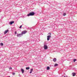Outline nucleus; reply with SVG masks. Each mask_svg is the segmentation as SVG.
<instances>
[{
	"label": "nucleus",
	"mask_w": 77,
	"mask_h": 77,
	"mask_svg": "<svg viewBox=\"0 0 77 77\" xmlns=\"http://www.w3.org/2000/svg\"><path fill=\"white\" fill-rule=\"evenodd\" d=\"M76 60H76V59H74L73 60V61H74V62H75V61H76Z\"/></svg>",
	"instance_id": "2eb2a0df"
},
{
	"label": "nucleus",
	"mask_w": 77,
	"mask_h": 77,
	"mask_svg": "<svg viewBox=\"0 0 77 77\" xmlns=\"http://www.w3.org/2000/svg\"><path fill=\"white\" fill-rule=\"evenodd\" d=\"M35 15V13L33 12L29 13V14H28L27 16L29 17V16H33Z\"/></svg>",
	"instance_id": "f257e3e1"
},
{
	"label": "nucleus",
	"mask_w": 77,
	"mask_h": 77,
	"mask_svg": "<svg viewBox=\"0 0 77 77\" xmlns=\"http://www.w3.org/2000/svg\"><path fill=\"white\" fill-rule=\"evenodd\" d=\"M32 72L31 71H30V72H29V73H30V74H31V73H32Z\"/></svg>",
	"instance_id": "4be33fe9"
},
{
	"label": "nucleus",
	"mask_w": 77,
	"mask_h": 77,
	"mask_svg": "<svg viewBox=\"0 0 77 77\" xmlns=\"http://www.w3.org/2000/svg\"><path fill=\"white\" fill-rule=\"evenodd\" d=\"M47 70H49L50 69V67L48 66L47 68Z\"/></svg>",
	"instance_id": "f8f14e48"
},
{
	"label": "nucleus",
	"mask_w": 77,
	"mask_h": 77,
	"mask_svg": "<svg viewBox=\"0 0 77 77\" xmlns=\"http://www.w3.org/2000/svg\"><path fill=\"white\" fill-rule=\"evenodd\" d=\"M21 71H22V74H23V73H24V69H21Z\"/></svg>",
	"instance_id": "1a4fd4ad"
},
{
	"label": "nucleus",
	"mask_w": 77,
	"mask_h": 77,
	"mask_svg": "<svg viewBox=\"0 0 77 77\" xmlns=\"http://www.w3.org/2000/svg\"><path fill=\"white\" fill-rule=\"evenodd\" d=\"M22 34H18L17 35V37H20L21 36H22Z\"/></svg>",
	"instance_id": "20e7f679"
},
{
	"label": "nucleus",
	"mask_w": 77,
	"mask_h": 77,
	"mask_svg": "<svg viewBox=\"0 0 77 77\" xmlns=\"http://www.w3.org/2000/svg\"><path fill=\"white\" fill-rule=\"evenodd\" d=\"M31 71H32H32H33V69H32L31 70H30Z\"/></svg>",
	"instance_id": "6ab92c4d"
},
{
	"label": "nucleus",
	"mask_w": 77,
	"mask_h": 77,
	"mask_svg": "<svg viewBox=\"0 0 77 77\" xmlns=\"http://www.w3.org/2000/svg\"><path fill=\"white\" fill-rule=\"evenodd\" d=\"M12 69V67H10L9 68V69L11 70V69Z\"/></svg>",
	"instance_id": "a211bd4d"
},
{
	"label": "nucleus",
	"mask_w": 77,
	"mask_h": 77,
	"mask_svg": "<svg viewBox=\"0 0 77 77\" xmlns=\"http://www.w3.org/2000/svg\"><path fill=\"white\" fill-rule=\"evenodd\" d=\"M12 74H13V75H15V73L13 72V73Z\"/></svg>",
	"instance_id": "aec40b11"
},
{
	"label": "nucleus",
	"mask_w": 77,
	"mask_h": 77,
	"mask_svg": "<svg viewBox=\"0 0 77 77\" xmlns=\"http://www.w3.org/2000/svg\"><path fill=\"white\" fill-rule=\"evenodd\" d=\"M63 16H65L66 15V13H64L63 14Z\"/></svg>",
	"instance_id": "dca6fc26"
},
{
	"label": "nucleus",
	"mask_w": 77,
	"mask_h": 77,
	"mask_svg": "<svg viewBox=\"0 0 77 77\" xmlns=\"http://www.w3.org/2000/svg\"><path fill=\"white\" fill-rule=\"evenodd\" d=\"M57 65H58V64L57 63H56L55 65H54V66H57Z\"/></svg>",
	"instance_id": "4468645a"
},
{
	"label": "nucleus",
	"mask_w": 77,
	"mask_h": 77,
	"mask_svg": "<svg viewBox=\"0 0 77 77\" xmlns=\"http://www.w3.org/2000/svg\"><path fill=\"white\" fill-rule=\"evenodd\" d=\"M51 37V36L48 35V36H47V41H49L50 39V38Z\"/></svg>",
	"instance_id": "7ed1b4c3"
},
{
	"label": "nucleus",
	"mask_w": 77,
	"mask_h": 77,
	"mask_svg": "<svg viewBox=\"0 0 77 77\" xmlns=\"http://www.w3.org/2000/svg\"><path fill=\"white\" fill-rule=\"evenodd\" d=\"M48 35H51V33H49Z\"/></svg>",
	"instance_id": "412c9836"
},
{
	"label": "nucleus",
	"mask_w": 77,
	"mask_h": 77,
	"mask_svg": "<svg viewBox=\"0 0 77 77\" xmlns=\"http://www.w3.org/2000/svg\"><path fill=\"white\" fill-rule=\"evenodd\" d=\"M9 32V30L8 29L5 30L4 33V34H6L7 33V32Z\"/></svg>",
	"instance_id": "0eeeda50"
},
{
	"label": "nucleus",
	"mask_w": 77,
	"mask_h": 77,
	"mask_svg": "<svg viewBox=\"0 0 77 77\" xmlns=\"http://www.w3.org/2000/svg\"><path fill=\"white\" fill-rule=\"evenodd\" d=\"M0 45L1 46H3V43H0Z\"/></svg>",
	"instance_id": "ddd939ff"
},
{
	"label": "nucleus",
	"mask_w": 77,
	"mask_h": 77,
	"mask_svg": "<svg viewBox=\"0 0 77 77\" xmlns=\"http://www.w3.org/2000/svg\"><path fill=\"white\" fill-rule=\"evenodd\" d=\"M15 34H17V32L15 31Z\"/></svg>",
	"instance_id": "5701e85b"
},
{
	"label": "nucleus",
	"mask_w": 77,
	"mask_h": 77,
	"mask_svg": "<svg viewBox=\"0 0 77 77\" xmlns=\"http://www.w3.org/2000/svg\"><path fill=\"white\" fill-rule=\"evenodd\" d=\"M26 31H23L22 32V33H21L22 35H24V34H25V33H26Z\"/></svg>",
	"instance_id": "39448f33"
},
{
	"label": "nucleus",
	"mask_w": 77,
	"mask_h": 77,
	"mask_svg": "<svg viewBox=\"0 0 77 77\" xmlns=\"http://www.w3.org/2000/svg\"><path fill=\"white\" fill-rule=\"evenodd\" d=\"M56 58H54V59H53V61H54V62H56Z\"/></svg>",
	"instance_id": "9d476101"
},
{
	"label": "nucleus",
	"mask_w": 77,
	"mask_h": 77,
	"mask_svg": "<svg viewBox=\"0 0 77 77\" xmlns=\"http://www.w3.org/2000/svg\"><path fill=\"white\" fill-rule=\"evenodd\" d=\"M72 75L74 77V76H75V75H76V73H75L72 72Z\"/></svg>",
	"instance_id": "6e6552de"
},
{
	"label": "nucleus",
	"mask_w": 77,
	"mask_h": 77,
	"mask_svg": "<svg viewBox=\"0 0 77 77\" xmlns=\"http://www.w3.org/2000/svg\"><path fill=\"white\" fill-rule=\"evenodd\" d=\"M22 27V25H21L19 27L20 29H21Z\"/></svg>",
	"instance_id": "f3484780"
},
{
	"label": "nucleus",
	"mask_w": 77,
	"mask_h": 77,
	"mask_svg": "<svg viewBox=\"0 0 77 77\" xmlns=\"http://www.w3.org/2000/svg\"><path fill=\"white\" fill-rule=\"evenodd\" d=\"M44 48L45 50H47L48 49V46L47 45L45 44H44Z\"/></svg>",
	"instance_id": "f03ea898"
},
{
	"label": "nucleus",
	"mask_w": 77,
	"mask_h": 77,
	"mask_svg": "<svg viewBox=\"0 0 77 77\" xmlns=\"http://www.w3.org/2000/svg\"><path fill=\"white\" fill-rule=\"evenodd\" d=\"M26 69L27 70L28 69H30V67H26Z\"/></svg>",
	"instance_id": "9b49d317"
},
{
	"label": "nucleus",
	"mask_w": 77,
	"mask_h": 77,
	"mask_svg": "<svg viewBox=\"0 0 77 77\" xmlns=\"http://www.w3.org/2000/svg\"><path fill=\"white\" fill-rule=\"evenodd\" d=\"M9 77H11L10 76H9Z\"/></svg>",
	"instance_id": "b1692460"
},
{
	"label": "nucleus",
	"mask_w": 77,
	"mask_h": 77,
	"mask_svg": "<svg viewBox=\"0 0 77 77\" xmlns=\"http://www.w3.org/2000/svg\"><path fill=\"white\" fill-rule=\"evenodd\" d=\"M13 23H14V21H11L9 22V24H10V25L12 24Z\"/></svg>",
	"instance_id": "423d86ee"
}]
</instances>
